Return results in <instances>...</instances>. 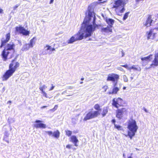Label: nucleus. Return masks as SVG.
<instances>
[{
    "instance_id": "1",
    "label": "nucleus",
    "mask_w": 158,
    "mask_h": 158,
    "mask_svg": "<svg viewBox=\"0 0 158 158\" xmlns=\"http://www.w3.org/2000/svg\"><path fill=\"white\" fill-rule=\"evenodd\" d=\"M88 15H86L79 31L73 35L67 41V44H72L76 41L81 40L84 37H90L98 27L96 23V17L94 12L91 11L90 7H88Z\"/></svg>"
},
{
    "instance_id": "2",
    "label": "nucleus",
    "mask_w": 158,
    "mask_h": 158,
    "mask_svg": "<svg viewBox=\"0 0 158 158\" xmlns=\"http://www.w3.org/2000/svg\"><path fill=\"white\" fill-rule=\"evenodd\" d=\"M19 66V63L16 62L14 60H13L11 63L9 64V69L5 72L2 76V81L7 80L10 77L12 76Z\"/></svg>"
},
{
    "instance_id": "3",
    "label": "nucleus",
    "mask_w": 158,
    "mask_h": 158,
    "mask_svg": "<svg viewBox=\"0 0 158 158\" xmlns=\"http://www.w3.org/2000/svg\"><path fill=\"white\" fill-rule=\"evenodd\" d=\"M129 130L128 131V134L126 135V136H128L131 139L134 136L136 132L138 127L137 125L136 121L133 119L129 121L128 123L127 127Z\"/></svg>"
},
{
    "instance_id": "4",
    "label": "nucleus",
    "mask_w": 158,
    "mask_h": 158,
    "mask_svg": "<svg viewBox=\"0 0 158 158\" xmlns=\"http://www.w3.org/2000/svg\"><path fill=\"white\" fill-rule=\"evenodd\" d=\"M94 108L96 110L89 111L84 118V121L96 118L100 114L101 110L100 105L98 104H96L94 106Z\"/></svg>"
},
{
    "instance_id": "5",
    "label": "nucleus",
    "mask_w": 158,
    "mask_h": 158,
    "mask_svg": "<svg viewBox=\"0 0 158 158\" xmlns=\"http://www.w3.org/2000/svg\"><path fill=\"white\" fill-rule=\"evenodd\" d=\"M123 0H117L114 1L113 8H115V11L118 15H121L125 11V9Z\"/></svg>"
},
{
    "instance_id": "6",
    "label": "nucleus",
    "mask_w": 158,
    "mask_h": 158,
    "mask_svg": "<svg viewBox=\"0 0 158 158\" xmlns=\"http://www.w3.org/2000/svg\"><path fill=\"white\" fill-rule=\"evenodd\" d=\"M15 46V45L14 44H7L4 47L1 55L4 61H6L7 60L8 56L10 53V51L14 49Z\"/></svg>"
},
{
    "instance_id": "7",
    "label": "nucleus",
    "mask_w": 158,
    "mask_h": 158,
    "mask_svg": "<svg viewBox=\"0 0 158 158\" xmlns=\"http://www.w3.org/2000/svg\"><path fill=\"white\" fill-rule=\"evenodd\" d=\"M119 79V76L116 74L111 73L109 74L107 79V81H112L113 83L117 84L118 80Z\"/></svg>"
},
{
    "instance_id": "8",
    "label": "nucleus",
    "mask_w": 158,
    "mask_h": 158,
    "mask_svg": "<svg viewBox=\"0 0 158 158\" xmlns=\"http://www.w3.org/2000/svg\"><path fill=\"white\" fill-rule=\"evenodd\" d=\"M6 38L2 37L1 39V44L0 46V48H2L5 46L6 43L10 40V32L7 33L5 35Z\"/></svg>"
},
{
    "instance_id": "9",
    "label": "nucleus",
    "mask_w": 158,
    "mask_h": 158,
    "mask_svg": "<svg viewBox=\"0 0 158 158\" xmlns=\"http://www.w3.org/2000/svg\"><path fill=\"white\" fill-rule=\"evenodd\" d=\"M42 121L40 120H36L35 121L34 126L36 128H45L46 127L45 124L42 123Z\"/></svg>"
},
{
    "instance_id": "10",
    "label": "nucleus",
    "mask_w": 158,
    "mask_h": 158,
    "mask_svg": "<svg viewBox=\"0 0 158 158\" xmlns=\"http://www.w3.org/2000/svg\"><path fill=\"white\" fill-rule=\"evenodd\" d=\"M45 132L49 136L52 135V136L56 138H58L60 136V132L58 130L54 131L53 132L51 131H46Z\"/></svg>"
},
{
    "instance_id": "11",
    "label": "nucleus",
    "mask_w": 158,
    "mask_h": 158,
    "mask_svg": "<svg viewBox=\"0 0 158 158\" xmlns=\"http://www.w3.org/2000/svg\"><path fill=\"white\" fill-rule=\"evenodd\" d=\"M153 66H158V53L155 55V58L152 61V63L150 65V66L148 69H149L151 67H153Z\"/></svg>"
},
{
    "instance_id": "12",
    "label": "nucleus",
    "mask_w": 158,
    "mask_h": 158,
    "mask_svg": "<svg viewBox=\"0 0 158 158\" xmlns=\"http://www.w3.org/2000/svg\"><path fill=\"white\" fill-rule=\"evenodd\" d=\"M152 56V55L150 54L147 56L141 58V60L143 62V63H145L146 64H147L149 61L151 60Z\"/></svg>"
},
{
    "instance_id": "13",
    "label": "nucleus",
    "mask_w": 158,
    "mask_h": 158,
    "mask_svg": "<svg viewBox=\"0 0 158 158\" xmlns=\"http://www.w3.org/2000/svg\"><path fill=\"white\" fill-rule=\"evenodd\" d=\"M70 141L73 143L75 146H77V143L78 142V140L77 137L74 135H72L70 137Z\"/></svg>"
},
{
    "instance_id": "14",
    "label": "nucleus",
    "mask_w": 158,
    "mask_h": 158,
    "mask_svg": "<svg viewBox=\"0 0 158 158\" xmlns=\"http://www.w3.org/2000/svg\"><path fill=\"white\" fill-rule=\"evenodd\" d=\"M106 21L107 24L110 27V28H112L114 23V20L110 18H107L106 19Z\"/></svg>"
},
{
    "instance_id": "15",
    "label": "nucleus",
    "mask_w": 158,
    "mask_h": 158,
    "mask_svg": "<svg viewBox=\"0 0 158 158\" xmlns=\"http://www.w3.org/2000/svg\"><path fill=\"white\" fill-rule=\"evenodd\" d=\"M30 32L29 31L25 29L23 27L20 26V34L23 35L27 36L29 35Z\"/></svg>"
},
{
    "instance_id": "16",
    "label": "nucleus",
    "mask_w": 158,
    "mask_h": 158,
    "mask_svg": "<svg viewBox=\"0 0 158 158\" xmlns=\"http://www.w3.org/2000/svg\"><path fill=\"white\" fill-rule=\"evenodd\" d=\"M152 21V20L151 19V17L150 15L148 17L146 23H144V25L147 27H149L151 25V24Z\"/></svg>"
},
{
    "instance_id": "17",
    "label": "nucleus",
    "mask_w": 158,
    "mask_h": 158,
    "mask_svg": "<svg viewBox=\"0 0 158 158\" xmlns=\"http://www.w3.org/2000/svg\"><path fill=\"white\" fill-rule=\"evenodd\" d=\"M113 91L114 94H116L117 92L119 90V89L117 86V84L116 83H113Z\"/></svg>"
},
{
    "instance_id": "18",
    "label": "nucleus",
    "mask_w": 158,
    "mask_h": 158,
    "mask_svg": "<svg viewBox=\"0 0 158 158\" xmlns=\"http://www.w3.org/2000/svg\"><path fill=\"white\" fill-rule=\"evenodd\" d=\"M101 31L102 32H112L111 28H110V27H102L101 29Z\"/></svg>"
},
{
    "instance_id": "19",
    "label": "nucleus",
    "mask_w": 158,
    "mask_h": 158,
    "mask_svg": "<svg viewBox=\"0 0 158 158\" xmlns=\"http://www.w3.org/2000/svg\"><path fill=\"white\" fill-rule=\"evenodd\" d=\"M116 117L119 118V119H121L123 114L121 112L120 109H118V110L116 111Z\"/></svg>"
},
{
    "instance_id": "20",
    "label": "nucleus",
    "mask_w": 158,
    "mask_h": 158,
    "mask_svg": "<svg viewBox=\"0 0 158 158\" xmlns=\"http://www.w3.org/2000/svg\"><path fill=\"white\" fill-rule=\"evenodd\" d=\"M112 105L115 107L118 108L119 105L117 102V101L115 98H114L112 100Z\"/></svg>"
},
{
    "instance_id": "21",
    "label": "nucleus",
    "mask_w": 158,
    "mask_h": 158,
    "mask_svg": "<svg viewBox=\"0 0 158 158\" xmlns=\"http://www.w3.org/2000/svg\"><path fill=\"white\" fill-rule=\"evenodd\" d=\"M154 35H155L154 34L152 35V30H150L148 34V39H153L154 38Z\"/></svg>"
},
{
    "instance_id": "22",
    "label": "nucleus",
    "mask_w": 158,
    "mask_h": 158,
    "mask_svg": "<svg viewBox=\"0 0 158 158\" xmlns=\"http://www.w3.org/2000/svg\"><path fill=\"white\" fill-rule=\"evenodd\" d=\"M108 112V109L107 107H104L102 113V115L103 117H104Z\"/></svg>"
},
{
    "instance_id": "23",
    "label": "nucleus",
    "mask_w": 158,
    "mask_h": 158,
    "mask_svg": "<svg viewBox=\"0 0 158 158\" xmlns=\"http://www.w3.org/2000/svg\"><path fill=\"white\" fill-rule=\"evenodd\" d=\"M35 39V37L33 38L30 40V43L28 44L31 48L33 47V45L35 44V41L34 40Z\"/></svg>"
},
{
    "instance_id": "24",
    "label": "nucleus",
    "mask_w": 158,
    "mask_h": 158,
    "mask_svg": "<svg viewBox=\"0 0 158 158\" xmlns=\"http://www.w3.org/2000/svg\"><path fill=\"white\" fill-rule=\"evenodd\" d=\"M31 47H30L29 45L28 44H26L23 46L22 49L23 51H26L28 50Z\"/></svg>"
},
{
    "instance_id": "25",
    "label": "nucleus",
    "mask_w": 158,
    "mask_h": 158,
    "mask_svg": "<svg viewBox=\"0 0 158 158\" xmlns=\"http://www.w3.org/2000/svg\"><path fill=\"white\" fill-rule=\"evenodd\" d=\"M9 134L7 131H6L5 133L4 139L5 140L7 143H9V139L7 140V137L8 136Z\"/></svg>"
},
{
    "instance_id": "26",
    "label": "nucleus",
    "mask_w": 158,
    "mask_h": 158,
    "mask_svg": "<svg viewBox=\"0 0 158 158\" xmlns=\"http://www.w3.org/2000/svg\"><path fill=\"white\" fill-rule=\"evenodd\" d=\"M66 135L68 136H70L72 134V131L69 130H66L65 131Z\"/></svg>"
},
{
    "instance_id": "27",
    "label": "nucleus",
    "mask_w": 158,
    "mask_h": 158,
    "mask_svg": "<svg viewBox=\"0 0 158 158\" xmlns=\"http://www.w3.org/2000/svg\"><path fill=\"white\" fill-rule=\"evenodd\" d=\"M47 88V86L44 85L42 86H40L39 87V89L41 91H44V89H46Z\"/></svg>"
},
{
    "instance_id": "28",
    "label": "nucleus",
    "mask_w": 158,
    "mask_h": 158,
    "mask_svg": "<svg viewBox=\"0 0 158 158\" xmlns=\"http://www.w3.org/2000/svg\"><path fill=\"white\" fill-rule=\"evenodd\" d=\"M129 14V12H127L125 13L124 15L123 18V20L124 21L128 17V15Z\"/></svg>"
},
{
    "instance_id": "29",
    "label": "nucleus",
    "mask_w": 158,
    "mask_h": 158,
    "mask_svg": "<svg viewBox=\"0 0 158 158\" xmlns=\"http://www.w3.org/2000/svg\"><path fill=\"white\" fill-rule=\"evenodd\" d=\"M114 127L118 130H123L122 127L121 126L117 124H115Z\"/></svg>"
},
{
    "instance_id": "30",
    "label": "nucleus",
    "mask_w": 158,
    "mask_h": 158,
    "mask_svg": "<svg viewBox=\"0 0 158 158\" xmlns=\"http://www.w3.org/2000/svg\"><path fill=\"white\" fill-rule=\"evenodd\" d=\"M116 100L119 106L122 104L123 100L121 98H118Z\"/></svg>"
},
{
    "instance_id": "31",
    "label": "nucleus",
    "mask_w": 158,
    "mask_h": 158,
    "mask_svg": "<svg viewBox=\"0 0 158 158\" xmlns=\"http://www.w3.org/2000/svg\"><path fill=\"white\" fill-rule=\"evenodd\" d=\"M51 49V46L49 45H47L44 48V50L45 51H48L49 50H50Z\"/></svg>"
},
{
    "instance_id": "32",
    "label": "nucleus",
    "mask_w": 158,
    "mask_h": 158,
    "mask_svg": "<svg viewBox=\"0 0 158 158\" xmlns=\"http://www.w3.org/2000/svg\"><path fill=\"white\" fill-rule=\"evenodd\" d=\"M123 78L124 81L127 82L128 81V79L127 77L125 75H124L123 76Z\"/></svg>"
},
{
    "instance_id": "33",
    "label": "nucleus",
    "mask_w": 158,
    "mask_h": 158,
    "mask_svg": "<svg viewBox=\"0 0 158 158\" xmlns=\"http://www.w3.org/2000/svg\"><path fill=\"white\" fill-rule=\"evenodd\" d=\"M57 107L58 106L57 105H56L54 106V107L53 108L50 110L52 111V112H54L57 109Z\"/></svg>"
},
{
    "instance_id": "34",
    "label": "nucleus",
    "mask_w": 158,
    "mask_h": 158,
    "mask_svg": "<svg viewBox=\"0 0 158 158\" xmlns=\"http://www.w3.org/2000/svg\"><path fill=\"white\" fill-rule=\"evenodd\" d=\"M20 31V27H15V33L16 34Z\"/></svg>"
},
{
    "instance_id": "35",
    "label": "nucleus",
    "mask_w": 158,
    "mask_h": 158,
    "mask_svg": "<svg viewBox=\"0 0 158 158\" xmlns=\"http://www.w3.org/2000/svg\"><path fill=\"white\" fill-rule=\"evenodd\" d=\"M120 111H121V112H122L123 114L126 111V108H123L121 109H120Z\"/></svg>"
},
{
    "instance_id": "36",
    "label": "nucleus",
    "mask_w": 158,
    "mask_h": 158,
    "mask_svg": "<svg viewBox=\"0 0 158 158\" xmlns=\"http://www.w3.org/2000/svg\"><path fill=\"white\" fill-rule=\"evenodd\" d=\"M41 93L43 94V95L46 98H48L47 96V94L44 91H41Z\"/></svg>"
},
{
    "instance_id": "37",
    "label": "nucleus",
    "mask_w": 158,
    "mask_h": 158,
    "mask_svg": "<svg viewBox=\"0 0 158 158\" xmlns=\"http://www.w3.org/2000/svg\"><path fill=\"white\" fill-rule=\"evenodd\" d=\"M129 69H133L135 70H137V68L135 67V65H133L131 67L129 68Z\"/></svg>"
},
{
    "instance_id": "38",
    "label": "nucleus",
    "mask_w": 158,
    "mask_h": 158,
    "mask_svg": "<svg viewBox=\"0 0 158 158\" xmlns=\"http://www.w3.org/2000/svg\"><path fill=\"white\" fill-rule=\"evenodd\" d=\"M22 75L25 76V77H27L29 75V74L27 73H25L22 74Z\"/></svg>"
},
{
    "instance_id": "39",
    "label": "nucleus",
    "mask_w": 158,
    "mask_h": 158,
    "mask_svg": "<svg viewBox=\"0 0 158 158\" xmlns=\"http://www.w3.org/2000/svg\"><path fill=\"white\" fill-rule=\"evenodd\" d=\"M52 85V87L50 88V89L49 90V91H51L53 89L54 87H55V86L54 85H53L52 84H51Z\"/></svg>"
},
{
    "instance_id": "40",
    "label": "nucleus",
    "mask_w": 158,
    "mask_h": 158,
    "mask_svg": "<svg viewBox=\"0 0 158 158\" xmlns=\"http://www.w3.org/2000/svg\"><path fill=\"white\" fill-rule=\"evenodd\" d=\"M117 69H118V70H119L121 71H124L123 69L120 67H118L117 68Z\"/></svg>"
},
{
    "instance_id": "41",
    "label": "nucleus",
    "mask_w": 158,
    "mask_h": 158,
    "mask_svg": "<svg viewBox=\"0 0 158 158\" xmlns=\"http://www.w3.org/2000/svg\"><path fill=\"white\" fill-rule=\"evenodd\" d=\"M122 66L124 67L126 69H129V68H128V65L127 64L123 65H121Z\"/></svg>"
},
{
    "instance_id": "42",
    "label": "nucleus",
    "mask_w": 158,
    "mask_h": 158,
    "mask_svg": "<svg viewBox=\"0 0 158 158\" xmlns=\"http://www.w3.org/2000/svg\"><path fill=\"white\" fill-rule=\"evenodd\" d=\"M72 145L70 144H68L66 146V148L68 149H70L71 148Z\"/></svg>"
},
{
    "instance_id": "43",
    "label": "nucleus",
    "mask_w": 158,
    "mask_h": 158,
    "mask_svg": "<svg viewBox=\"0 0 158 158\" xmlns=\"http://www.w3.org/2000/svg\"><path fill=\"white\" fill-rule=\"evenodd\" d=\"M108 94H114V93H113V90L112 91H109L108 92Z\"/></svg>"
},
{
    "instance_id": "44",
    "label": "nucleus",
    "mask_w": 158,
    "mask_h": 158,
    "mask_svg": "<svg viewBox=\"0 0 158 158\" xmlns=\"http://www.w3.org/2000/svg\"><path fill=\"white\" fill-rule=\"evenodd\" d=\"M111 122H112V123L113 124H114V126H115V119H113L112 121H111Z\"/></svg>"
},
{
    "instance_id": "45",
    "label": "nucleus",
    "mask_w": 158,
    "mask_h": 158,
    "mask_svg": "<svg viewBox=\"0 0 158 158\" xmlns=\"http://www.w3.org/2000/svg\"><path fill=\"white\" fill-rule=\"evenodd\" d=\"M3 13V10L0 8V14Z\"/></svg>"
},
{
    "instance_id": "46",
    "label": "nucleus",
    "mask_w": 158,
    "mask_h": 158,
    "mask_svg": "<svg viewBox=\"0 0 158 158\" xmlns=\"http://www.w3.org/2000/svg\"><path fill=\"white\" fill-rule=\"evenodd\" d=\"M67 93V90H66L64 91L63 92H62L61 93V94H64L65 93Z\"/></svg>"
},
{
    "instance_id": "47",
    "label": "nucleus",
    "mask_w": 158,
    "mask_h": 158,
    "mask_svg": "<svg viewBox=\"0 0 158 158\" xmlns=\"http://www.w3.org/2000/svg\"><path fill=\"white\" fill-rule=\"evenodd\" d=\"M73 120H75V118H72V120L73 123V124H75L76 123V122H75V121H73Z\"/></svg>"
},
{
    "instance_id": "48",
    "label": "nucleus",
    "mask_w": 158,
    "mask_h": 158,
    "mask_svg": "<svg viewBox=\"0 0 158 158\" xmlns=\"http://www.w3.org/2000/svg\"><path fill=\"white\" fill-rule=\"evenodd\" d=\"M55 50V48H51V49L50 50V51H53Z\"/></svg>"
},
{
    "instance_id": "49",
    "label": "nucleus",
    "mask_w": 158,
    "mask_h": 158,
    "mask_svg": "<svg viewBox=\"0 0 158 158\" xmlns=\"http://www.w3.org/2000/svg\"><path fill=\"white\" fill-rule=\"evenodd\" d=\"M122 57H123L124 56V52H123V50H122Z\"/></svg>"
},
{
    "instance_id": "50",
    "label": "nucleus",
    "mask_w": 158,
    "mask_h": 158,
    "mask_svg": "<svg viewBox=\"0 0 158 158\" xmlns=\"http://www.w3.org/2000/svg\"><path fill=\"white\" fill-rule=\"evenodd\" d=\"M54 0H50L49 3L50 4H51L53 2Z\"/></svg>"
},
{
    "instance_id": "51",
    "label": "nucleus",
    "mask_w": 158,
    "mask_h": 158,
    "mask_svg": "<svg viewBox=\"0 0 158 158\" xmlns=\"http://www.w3.org/2000/svg\"><path fill=\"white\" fill-rule=\"evenodd\" d=\"M47 107V106H43L41 107V109Z\"/></svg>"
},
{
    "instance_id": "52",
    "label": "nucleus",
    "mask_w": 158,
    "mask_h": 158,
    "mask_svg": "<svg viewBox=\"0 0 158 158\" xmlns=\"http://www.w3.org/2000/svg\"><path fill=\"white\" fill-rule=\"evenodd\" d=\"M47 53H49V54H51V52H45V53H44V54H47Z\"/></svg>"
},
{
    "instance_id": "53",
    "label": "nucleus",
    "mask_w": 158,
    "mask_h": 158,
    "mask_svg": "<svg viewBox=\"0 0 158 158\" xmlns=\"http://www.w3.org/2000/svg\"><path fill=\"white\" fill-rule=\"evenodd\" d=\"M68 89H73V88L72 87L69 86V87H68Z\"/></svg>"
},
{
    "instance_id": "54",
    "label": "nucleus",
    "mask_w": 158,
    "mask_h": 158,
    "mask_svg": "<svg viewBox=\"0 0 158 158\" xmlns=\"http://www.w3.org/2000/svg\"><path fill=\"white\" fill-rule=\"evenodd\" d=\"M130 78L131 80H132V79H133V76H131L130 77Z\"/></svg>"
},
{
    "instance_id": "55",
    "label": "nucleus",
    "mask_w": 158,
    "mask_h": 158,
    "mask_svg": "<svg viewBox=\"0 0 158 158\" xmlns=\"http://www.w3.org/2000/svg\"><path fill=\"white\" fill-rule=\"evenodd\" d=\"M11 103V101H9L7 102V103Z\"/></svg>"
},
{
    "instance_id": "56",
    "label": "nucleus",
    "mask_w": 158,
    "mask_h": 158,
    "mask_svg": "<svg viewBox=\"0 0 158 158\" xmlns=\"http://www.w3.org/2000/svg\"><path fill=\"white\" fill-rule=\"evenodd\" d=\"M126 87L124 86V87H123V89L124 90L126 89Z\"/></svg>"
},
{
    "instance_id": "57",
    "label": "nucleus",
    "mask_w": 158,
    "mask_h": 158,
    "mask_svg": "<svg viewBox=\"0 0 158 158\" xmlns=\"http://www.w3.org/2000/svg\"><path fill=\"white\" fill-rule=\"evenodd\" d=\"M84 78H81V81H83V80H84Z\"/></svg>"
},
{
    "instance_id": "58",
    "label": "nucleus",
    "mask_w": 158,
    "mask_h": 158,
    "mask_svg": "<svg viewBox=\"0 0 158 158\" xmlns=\"http://www.w3.org/2000/svg\"><path fill=\"white\" fill-rule=\"evenodd\" d=\"M144 111L146 112H147V110L146 109H145V108L144 109Z\"/></svg>"
},
{
    "instance_id": "59",
    "label": "nucleus",
    "mask_w": 158,
    "mask_h": 158,
    "mask_svg": "<svg viewBox=\"0 0 158 158\" xmlns=\"http://www.w3.org/2000/svg\"><path fill=\"white\" fill-rule=\"evenodd\" d=\"M107 86H104V88L106 87V89H107ZM106 90H105V91H106Z\"/></svg>"
},
{
    "instance_id": "60",
    "label": "nucleus",
    "mask_w": 158,
    "mask_h": 158,
    "mask_svg": "<svg viewBox=\"0 0 158 158\" xmlns=\"http://www.w3.org/2000/svg\"><path fill=\"white\" fill-rule=\"evenodd\" d=\"M132 157L131 156L128 157V158H131Z\"/></svg>"
},
{
    "instance_id": "61",
    "label": "nucleus",
    "mask_w": 158,
    "mask_h": 158,
    "mask_svg": "<svg viewBox=\"0 0 158 158\" xmlns=\"http://www.w3.org/2000/svg\"><path fill=\"white\" fill-rule=\"evenodd\" d=\"M72 95H68L67 96H72Z\"/></svg>"
},
{
    "instance_id": "62",
    "label": "nucleus",
    "mask_w": 158,
    "mask_h": 158,
    "mask_svg": "<svg viewBox=\"0 0 158 158\" xmlns=\"http://www.w3.org/2000/svg\"><path fill=\"white\" fill-rule=\"evenodd\" d=\"M83 83V82H82V81H81V82H80V83L81 84H82Z\"/></svg>"
},
{
    "instance_id": "63",
    "label": "nucleus",
    "mask_w": 158,
    "mask_h": 158,
    "mask_svg": "<svg viewBox=\"0 0 158 158\" xmlns=\"http://www.w3.org/2000/svg\"><path fill=\"white\" fill-rule=\"evenodd\" d=\"M156 29L157 30H158V27H156Z\"/></svg>"
},
{
    "instance_id": "64",
    "label": "nucleus",
    "mask_w": 158,
    "mask_h": 158,
    "mask_svg": "<svg viewBox=\"0 0 158 158\" xmlns=\"http://www.w3.org/2000/svg\"><path fill=\"white\" fill-rule=\"evenodd\" d=\"M136 149L137 150H139L137 148H136Z\"/></svg>"
}]
</instances>
